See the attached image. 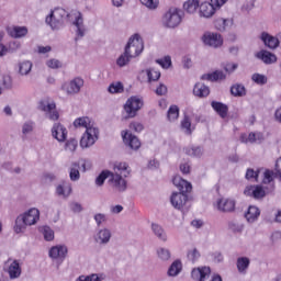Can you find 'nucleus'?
I'll use <instances>...</instances> for the list:
<instances>
[{
    "label": "nucleus",
    "mask_w": 281,
    "mask_h": 281,
    "mask_svg": "<svg viewBox=\"0 0 281 281\" xmlns=\"http://www.w3.org/2000/svg\"><path fill=\"white\" fill-rule=\"evenodd\" d=\"M198 8H199V0H188L187 2L183 3V9L189 14H194Z\"/></svg>",
    "instance_id": "obj_39"
},
{
    "label": "nucleus",
    "mask_w": 281,
    "mask_h": 281,
    "mask_svg": "<svg viewBox=\"0 0 281 281\" xmlns=\"http://www.w3.org/2000/svg\"><path fill=\"white\" fill-rule=\"evenodd\" d=\"M18 71L20 76H27L32 71V61L25 60L18 64Z\"/></svg>",
    "instance_id": "obj_37"
},
{
    "label": "nucleus",
    "mask_w": 281,
    "mask_h": 281,
    "mask_svg": "<svg viewBox=\"0 0 281 281\" xmlns=\"http://www.w3.org/2000/svg\"><path fill=\"white\" fill-rule=\"evenodd\" d=\"M74 126L76 128L82 127L86 128V131H88L89 128H93V123L91 122V119H89L88 116H82L75 120Z\"/></svg>",
    "instance_id": "obj_32"
},
{
    "label": "nucleus",
    "mask_w": 281,
    "mask_h": 281,
    "mask_svg": "<svg viewBox=\"0 0 281 281\" xmlns=\"http://www.w3.org/2000/svg\"><path fill=\"white\" fill-rule=\"evenodd\" d=\"M52 135L54 139L57 142L63 143L67 140V127L60 123H55L52 127Z\"/></svg>",
    "instance_id": "obj_16"
},
{
    "label": "nucleus",
    "mask_w": 281,
    "mask_h": 281,
    "mask_svg": "<svg viewBox=\"0 0 281 281\" xmlns=\"http://www.w3.org/2000/svg\"><path fill=\"white\" fill-rule=\"evenodd\" d=\"M260 38L263 45H266V47H268L269 49H278V47H280V38L267 32H262Z\"/></svg>",
    "instance_id": "obj_18"
},
{
    "label": "nucleus",
    "mask_w": 281,
    "mask_h": 281,
    "mask_svg": "<svg viewBox=\"0 0 281 281\" xmlns=\"http://www.w3.org/2000/svg\"><path fill=\"white\" fill-rule=\"evenodd\" d=\"M135 58L131 50L128 49V46L124 48V52L116 58V65L120 68L128 67L131 65V60Z\"/></svg>",
    "instance_id": "obj_21"
},
{
    "label": "nucleus",
    "mask_w": 281,
    "mask_h": 281,
    "mask_svg": "<svg viewBox=\"0 0 281 281\" xmlns=\"http://www.w3.org/2000/svg\"><path fill=\"white\" fill-rule=\"evenodd\" d=\"M165 27L175 29L181 24V10L177 8H170L162 18Z\"/></svg>",
    "instance_id": "obj_5"
},
{
    "label": "nucleus",
    "mask_w": 281,
    "mask_h": 281,
    "mask_svg": "<svg viewBox=\"0 0 281 281\" xmlns=\"http://www.w3.org/2000/svg\"><path fill=\"white\" fill-rule=\"evenodd\" d=\"M111 175H112V171H109V170H103L95 179V183L97 186H104V181H106V179H111Z\"/></svg>",
    "instance_id": "obj_43"
},
{
    "label": "nucleus",
    "mask_w": 281,
    "mask_h": 281,
    "mask_svg": "<svg viewBox=\"0 0 281 281\" xmlns=\"http://www.w3.org/2000/svg\"><path fill=\"white\" fill-rule=\"evenodd\" d=\"M38 111H43L45 117L52 122H56L58 117H60V114H58V111L56 110V103H49L47 100L40 101Z\"/></svg>",
    "instance_id": "obj_8"
},
{
    "label": "nucleus",
    "mask_w": 281,
    "mask_h": 281,
    "mask_svg": "<svg viewBox=\"0 0 281 281\" xmlns=\"http://www.w3.org/2000/svg\"><path fill=\"white\" fill-rule=\"evenodd\" d=\"M140 3L148 10H157L159 8V0H140Z\"/></svg>",
    "instance_id": "obj_49"
},
{
    "label": "nucleus",
    "mask_w": 281,
    "mask_h": 281,
    "mask_svg": "<svg viewBox=\"0 0 281 281\" xmlns=\"http://www.w3.org/2000/svg\"><path fill=\"white\" fill-rule=\"evenodd\" d=\"M44 238L47 241H50L54 239V231L50 229L48 226H45L43 229Z\"/></svg>",
    "instance_id": "obj_59"
},
{
    "label": "nucleus",
    "mask_w": 281,
    "mask_h": 281,
    "mask_svg": "<svg viewBox=\"0 0 281 281\" xmlns=\"http://www.w3.org/2000/svg\"><path fill=\"white\" fill-rule=\"evenodd\" d=\"M108 90L110 93H122L124 91V86L122 82L111 83Z\"/></svg>",
    "instance_id": "obj_52"
},
{
    "label": "nucleus",
    "mask_w": 281,
    "mask_h": 281,
    "mask_svg": "<svg viewBox=\"0 0 281 281\" xmlns=\"http://www.w3.org/2000/svg\"><path fill=\"white\" fill-rule=\"evenodd\" d=\"M172 183L180 192H173L171 194L170 203L176 210H183L188 203V192H192V183L188 182V180H183L181 176L173 177Z\"/></svg>",
    "instance_id": "obj_2"
},
{
    "label": "nucleus",
    "mask_w": 281,
    "mask_h": 281,
    "mask_svg": "<svg viewBox=\"0 0 281 281\" xmlns=\"http://www.w3.org/2000/svg\"><path fill=\"white\" fill-rule=\"evenodd\" d=\"M240 142L243 144H262L265 142V134L261 132H251L248 134H241Z\"/></svg>",
    "instance_id": "obj_13"
},
{
    "label": "nucleus",
    "mask_w": 281,
    "mask_h": 281,
    "mask_svg": "<svg viewBox=\"0 0 281 281\" xmlns=\"http://www.w3.org/2000/svg\"><path fill=\"white\" fill-rule=\"evenodd\" d=\"M231 93L234 98H245L247 95V88L243 83H234L231 87Z\"/></svg>",
    "instance_id": "obj_30"
},
{
    "label": "nucleus",
    "mask_w": 281,
    "mask_h": 281,
    "mask_svg": "<svg viewBox=\"0 0 281 281\" xmlns=\"http://www.w3.org/2000/svg\"><path fill=\"white\" fill-rule=\"evenodd\" d=\"M0 86L2 87L3 91L5 89H10L12 87V77L10 75H4L0 78Z\"/></svg>",
    "instance_id": "obj_48"
},
{
    "label": "nucleus",
    "mask_w": 281,
    "mask_h": 281,
    "mask_svg": "<svg viewBox=\"0 0 281 281\" xmlns=\"http://www.w3.org/2000/svg\"><path fill=\"white\" fill-rule=\"evenodd\" d=\"M214 25L218 30V32H225L228 25H232V21L229 19L217 18L214 21Z\"/></svg>",
    "instance_id": "obj_38"
},
{
    "label": "nucleus",
    "mask_w": 281,
    "mask_h": 281,
    "mask_svg": "<svg viewBox=\"0 0 281 281\" xmlns=\"http://www.w3.org/2000/svg\"><path fill=\"white\" fill-rule=\"evenodd\" d=\"M131 131H134V133H142L144 131V125L139 122H133L130 124Z\"/></svg>",
    "instance_id": "obj_60"
},
{
    "label": "nucleus",
    "mask_w": 281,
    "mask_h": 281,
    "mask_svg": "<svg viewBox=\"0 0 281 281\" xmlns=\"http://www.w3.org/2000/svg\"><path fill=\"white\" fill-rule=\"evenodd\" d=\"M67 189H68V192L66 193L65 192V184H58L56 187V194L58 196H64L65 199H67V196H69V194H71V184H68Z\"/></svg>",
    "instance_id": "obj_47"
},
{
    "label": "nucleus",
    "mask_w": 281,
    "mask_h": 281,
    "mask_svg": "<svg viewBox=\"0 0 281 281\" xmlns=\"http://www.w3.org/2000/svg\"><path fill=\"white\" fill-rule=\"evenodd\" d=\"M75 21L72 22V25L77 27L76 30V37L75 41H80V38H85V34L87 32V29L85 27V20L82 19V13L80 11H77L74 13Z\"/></svg>",
    "instance_id": "obj_11"
},
{
    "label": "nucleus",
    "mask_w": 281,
    "mask_h": 281,
    "mask_svg": "<svg viewBox=\"0 0 281 281\" xmlns=\"http://www.w3.org/2000/svg\"><path fill=\"white\" fill-rule=\"evenodd\" d=\"M258 175H260V171H256L254 169H247L246 171V179H256L258 181Z\"/></svg>",
    "instance_id": "obj_62"
},
{
    "label": "nucleus",
    "mask_w": 281,
    "mask_h": 281,
    "mask_svg": "<svg viewBox=\"0 0 281 281\" xmlns=\"http://www.w3.org/2000/svg\"><path fill=\"white\" fill-rule=\"evenodd\" d=\"M85 87V80L80 77L72 79L70 82H66L61 86V90L67 93V95H76L80 93V90Z\"/></svg>",
    "instance_id": "obj_10"
},
{
    "label": "nucleus",
    "mask_w": 281,
    "mask_h": 281,
    "mask_svg": "<svg viewBox=\"0 0 281 281\" xmlns=\"http://www.w3.org/2000/svg\"><path fill=\"white\" fill-rule=\"evenodd\" d=\"M123 140L132 150H138V148L142 146V143L139 142V138L133 134H128V132H125L123 135Z\"/></svg>",
    "instance_id": "obj_22"
},
{
    "label": "nucleus",
    "mask_w": 281,
    "mask_h": 281,
    "mask_svg": "<svg viewBox=\"0 0 281 281\" xmlns=\"http://www.w3.org/2000/svg\"><path fill=\"white\" fill-rule=\"evenodd\" d=\"M69 249L65 245L53 246L49 249V257L54 260H65L67 258V254Z\"/></svg>",
    "instance_id": "obj_14"
},
{
    "label": "nucleus",
    "mask_w": 281,
    "mask_h": 281,
    "mask_svg": "<svg viewBox=\"0 0 281 281\" xmlns=\"http://www.w3.org/2000/svg\"><path fill=\"white\" fill-rule=\"evenodd\" d=\"M251 81L255 82L256 85H267L268 82V79H267V76L265 75H261V74H258V72H255L252 76H251Z\"/></svg>",
    "instance_id": "obj_45"
},
{
    "label": "nucleus",
    "mask_w": 281,
    "mask_h": 281,
    "mask_svg": "<svg viewBox=\"0 0 281 281\" xmlns=\"http://www.w3.org/2000/svg\"><path fill=\"white\" fill-rule=\"evenodd\" d=\"M155 93L157 95H166V93H168V87H166V85L164 83H159V86L156 88Z\"/></svg>",
    "instance_id": "obj_63"
},
{
    "label": "nucleus",
    "mask_w": 281,
    "mask_h": 281,
    "mask_svg": "<svg viewBox=\"0 0 281 281\" xmlns=\"http://www.w3.org/2000/svg\"><path fill=\"white\" fill-rule=\"evenodd\" d=\"M167 117L169 122H175V120L179 119V106L171 105L167 112Z\"/></svg>",
    "instance_id": "obj_41"
},
{
    "label": "nucleus",
    "mask_w": 281,
    "mask_h": 281,
    "mask_svg": "<svg viewBox=\"0 0 281 281\" xmlns=\"http://www.w3.org/2000/svg\"><path fill=\"white\" fill-rule=\"evenodd\" d=\"M216 8L210 2H203L200 5V16H203L204 19H211V16H214Z\"/></svg>",
    "instance_id": "obj_24"
},
{
    "label": "nucleus",
    "mask_w": 281,
    "mask_h": 281,
    "mask_svg": "<svg viewBox=\"0 0 281 281\" xmlns=\"http://www.w3.org/2000/svg\"><path fill=\"white\" fill-rule=\"evenodd\" d=\"M157 256L159 260L167 262V260L170 258V250H168V248L160 247L157 249Z\"/></svg>",
    "instance_id": "obj_46"
},
{
    "label": "nucleus",
    "mask_w": 281,
    "mask_h": 281,
    "mask_svg": "<svg viewBox=\"0 0 281 281\" xmlns=\"http://www.w3.org/2000/svg\"><path fill=\"white\" fill-rule=\"evenodd\" d=\"M182 269H183V265L181 263V260H176L169 267L167 274L170 278H177V276L181 273Z\"/></svg>",
    "instance_id": "obj_33"
},
{
    "label": "nucleus",
    "mask_w": 281,
    "mask_h": 281,
    "mask_svg": "<svg viewBox=\"0 0 281 281\" xmlns=\"http://www.w3.org/2000/svg\"><path fill=\"white\" fill-rule=\"evenodd\" d=\"M225 72L216 70L212 74H206L201 76V80H209L211 82H216V80H225Z\"/></svg>",
    "instance_id": "obj_31"
},
{
    "label": "nucleus",
    "mask_w": 281,
    "mask_h": 281,
    "mask_svg": "<svg viewBox=\"0 0 281 281\" xmlns=\"http://www.w3.org/2000/svg\"><path fill=\"white\" fill-rule=\"evenodd\" d=\"M46 65L49 69H60V67H63V63L58 59H49L46 61Z\"/></svg>",
    "instance_id": "obj_57"
},
{
    "label": "nucleus",
    "mask_w": 281,
    "mask_h": 281,
    "mask_svg": "<svg viewBox=\"0 0 281 281\" xmlns=\"http://www.w3.org/2000/svg\"><path fill=\"white\" fill-rule=\"evenodd\" d=\"M94 221L98 227H101L102 223H106V215L104 213H97L94 215Z\"/></svg>",
    "instance_id": "obj_58"
},
{
    "label": "nucleus",
    "mask_w": 281,
    "mask_h": 281,
    "mask_svg": "<svg viewBox=\"0 0 281 281\" xmlns=\"http://www.w3.org/2000/svg\"><path fill=\"white\" fill-rule=\"evenodd\" d=\"M34 131V122L33 121H27L23 124L22 126V133L23 135H27Z\"/></svg>",
    "instance_id": "obj_56"
},
{
    "label": "nucleus",
    "mask_w": 281,
    "mask_h": 281,
    "mask_svg": "<svg viewBox=\"0 0 281 281\" xmlns=\"http://www.w3.org/2000/svg\"><path fill=\"white\" fill-rule=\"evenodd\" d=\"M193 94L196 95V98H207V95H210V87L198 82L194 85Z\"/></svg>",
    "instance_id": "obj_27"
},
{
    "label": "nucleus",
    "mask_w": 281,
    "mask_h": 281,
    "mask_svg": "<svg viewBox=\"0 0 281 281\" xmlns=\"http://www.w3.org/2000/svg\"><path fill=\"white\" fill-rule=\"evenodd\" d=\"M112 236L111 229L101 228L94 235V241H97L98 245H109Z\"/></svg>",
    "instance_id": "obj_19"
},
{
    "label": "nucleus",
    "mask_w": 281,
    "mask_h": 281,
    "mask_svg": "<svg viewBox=\"0 0 281 281\" xmlns=\"http://www.w3.org/2000/svg\"><path fill=\"white\" fill-rule=\"evenodd\" d=\"M142 106H144L142 98L131 97L124 105V111L128 117H135V115H137V111H139Z\"/></svg>",
    "instance_id": "obj_9"
},
{
    "label": "nucleus",
    "mask_w": 281,
    "mask_h": 281,
    "mask_svg": "<svg viewBox=\"0 0 281 281\" xmlns=\"http://www.w3.org/2000/svg\"><path fill=\"white\" fill-rule=\"evenodd\" d=\"M156 63L161 65L162 69H169L172 65V59L170 56H166L165 58L156 59Z\"/></svg>",
    "instance_id": "obj_54"
},
{
    "label": "nucleus",
    "mask_w": 281,
    "mask_h": 281,
    "mask_svg": "<svg viewBox=\"0 0 281 281\" xmlns=\"http://www.w3.org/2000/svg\"><path fill=\"white\" fill-rule=\"evenodd\" d=\"M27 32L26 26H12L8 29V34L11 38H25Z\"/></svg>",
    "instance_id": "obj_23"
},
{
    "label": "nucleus",
    "mask_w": 281,
    "mask_h": 281,
    "mask_svg": "<svg viewBox=\"0 0 281 281\" xmlns=\"http://www.w3.org/2000/svg\"><path fill=\"white\" fill-rule=\"evenodd\" d=\"M210 273H212V270L210 269V267H199V268H194L191 271V278L192 280L195 281H205L207 280V278H210Z\"/></svg>",
    "instance_id": "obj_17"
},
{
    "label": "nucleus",
    "mask_w": 281,
    "mask_h": 281,
    "mask_svg": "<svg viewBox=\"0 0 281 281\" xmlns=\"http://www.w3.org/2000/svg\"><path fill=\"white\" fill-rule=\"evenodd\" d=\"M69 12L63 8H55L50 11L49 15L46 16V24L52 27V30H60L65 25L66 21H69Z\"/></svg>",
    "instance_id": "obj_4"
},
{
    "label": "nucleus",
    "mask_w": 281,
    "mask_h": 281,
    "mask_svg": "<svg viewBox=\"0 0 281 281\" xmlns=\"http://www.w3.org/2000/svg\"><path fill=\"white\" fill-rule=\"evenodd\" d=\"M202 41L204 45H209V47H221L223 45V37L218 33L206 32L202 36Z\"/></svg>",
    "instance_id": "obj_12"
},
{
    "label": "nucleus",
    "mask_w": 281,
    "mask_h": 281,
    "mask_svg": "<svg viewBox=\"0 0 281 281\" xmlns=\"http://www.w3.org/2000/svg\"><path fill=\"white\" fill-rule=\"evenodd\" d=\"M244 194H246V196H254V199H265L267 195L265 189H262L260 186L247 187L244 191Z\"/></svg>",
    "instance_id": "obj_20"
},
{
    "label": "nucleus",
    "mask_w": 281,
    "mask_h": 281,
    "mask_svg": "<svg viewBox=\"0 0 281 281\" xmlns=\"http://www.w3.org/2000/svg\"><path fill=\"white\" fill-rule=\"evenodd\" d=\"M78 148V140L75 138H70L65 144V150H69L70 153H75V150Z\"/></svg>",
    "instance_id": "obj_53"
},
{
    "label": "nucleus",
    "mask_w": 281,
    "mask_h": 281,
    "mask_svg": "<svg viewBox=\"0 0 281 281\" xmlns=\"http://www.w3.org/2000/svg\"><path fill=\"white\" fill-rule=\"evenodd\" d=\"M98 135H100L98 127H88L80 139V146L82 148H91L98 142Z\"/></svg>",
    "instance_id": "obj_7"
},
{
    "label": "nucleus",
    "mask_w": 281,
    "mask_h": 281,
    "mask_svg": "<svg viewBox=\"0 0 281 281\" xmlns=\"http://www.w3.org/2000/svg\"><path fill=\"white\" fill-rule=\"evenodd\" d=\"M181 128L184 131L187 135L192 134V121L190 120V116L184 114L183 120L181 121Z\"/></svg>",
    "instance_id": "obj_40"
},
{
    "label": "nucleus",
    "mask_w": 281,
    "mask_h": 281,
    "mask_svg": "<svg viewBox=\"0 0 281 281\" xmlns=\"http://www.w3.org/2000/svg\"><path fill=\"white\" fill-rule=\"evenodd\" d=\"M228 229L234 234H241L243 229H245V225L238 222L231 221L228 222Z\"/></svg>",
    "instance_id": "obj_42"
},
{
    "label": "nucleus",
    "mask_w": 281,
    "mask_h": 281,
    "mask_svg": "<svg viewBox=\"0 0 281 281\" xmlns=\"http://www.w3.org/2000/svg\"><path fill=\"white\" fill-rule=\"evenodd\" d=\"M187 256L188 260H190L191 262H196V260L201 258V252H199V250L194 248L192 250H189Z\"/></svg>",
    "instance_id": "obj_55"
},
{
    "label": "nucleus",
    "mask_w": 281,
    "mask_h": 281,
    "mask_svg": "<svg viewBox=\"0 0 281 281\" xmlns=\"http://www.w3.org/2000/svg\"><path fill=\"white\" fill-rule=\"evenodd\" d=\"M280 240H281V231H274L270 235L271 245H276V243H280Z\"/></svg>",
    "instance_id": "obj_61"
},
{
    "label": "nucleus",
    "mask_w": 281,
    "mask_h": 281,
    "mask_svg": "<svg viewBox=\"0 0 281 281\" xmlns=\"http://www.w3.org/2000/svg\"><path fill=\"white\" fill-rule=\"evenodd\" d=\"M251 261L248 257H239L237 258V270L239 273H247V269H249V265Z\"/></svg>",
    "instance_id": "obj_35"
},
{
    "label": "nucleus",
    "mask_w": 281,
    "mask_h": 281,
    "mask_svg": "<svg viewBox=\"0 0 281 281\" xmlns=\"http://www.w3.org/2000/svg\"><path fill=\"white\" fill-rule=\"evenodd\" d=\"M260 217V209L258 206H249L248 211L245 213V218L249 223H256L258 218Z\"/></svg>",
    "instance_id": "obj_29"
},
{
    "label": "nucleus",
    "mask_w": 281,
    "mask_h": 281,
    "mask_svg": "<svg viewBox=\"0 0 281 281\" xmlns=\"http://www.w3.org/2000/svg\"><path fill=\"white\" fill-rule=\"evenodd\" d=\"M147 78L149 82H157L161 78V72L153 68L147 69Z\"/></svg>",
    "instance_id": "obj_44"
},
{
    "label": "nucleus",
    "mask_w": 281,
    "mask_h": 281,
    "mask_svg": "<svg viewBox=\"0 0 281 281\" xmlns=\"http://www.w3.org/2000/svg\"><path fill=\"white\" fill-rule=\"evenodd\" d=\"M255 58H258V60H261L265 65H274V63H278V56L265 49L256 53Z\"/></svg>",
    "instance_id": "obj_15"
},
{
    "label": "nucleus",
    "mask_w": 281,
    "mask_h": 281,
    "mask_svg": "<svg viewBox=\"0 0 281 281\" xmlns=\"http://www.w3.org/2000/svg\"><path fill=\"white\" fill-rule=\"evenodd\" d=\"M190 170H191L190 164L184 162V164H181V165H180V172H181L182 175H190Z\"/></svg>",
    "instance_id": "obj_64"
},
{
    "label": "nucleus",
    "mask_w": 281,
    "mask_h": 281,
    "mask_svg": "<svg viewBox=\"0 0 281 281\" xmlns=\"http://www.w3.org/2000/svg\"><path fill=\"white\" fill-rule=\"evenodd\" d=\"M114 171H112L109 183L116 192H126L128 188V181L126 178L131 176V167L126 162H114Z\"/></svg>",
    "instance_id": "obj_1"
},
{
    "label": "nucleus",
    "mask_w": 281,
    "mask_h": 281,
    "mask_svg": "<svg viewBox=\"0 0 281 281\" xmlns=\"http://www.w3.org/2000/svg\"><path fill=\"white\" fill-rule=\"evenodd\" d=\"M70 181H80V162H72L69 168Z\"/></svg>",
    "instance_id": "obj_34"
},
{
    "label": "nucleus",
    "mask_w": 281,
    "mask_h": 281,
    "mask_svg": "<svg viewBox=\"0 0 281 281\" xmlns=\"http://www.w3.org/2000/svg\"><path fill=\"white\" fill-rule=\"evenodd\" d=\"M187 155L190 157H201L203 155L202 147H191L186 150Z\"/></svg>",
    "instance_id": "obj_51"
},
{
    "label": "nucleus",
    "mask_w": 281,
    "mask_h": 281,
    "mask_svg": "<svg viewBox=\"0 0 281 281\" xmlns=\"http://www.w3.org/2000/svg\"><path fill=\"white\" fill-rule=\"evenodd\" d=\"M236 209V202L229 199H222L217 202V210L220 212H234Z\"/></svg>",
    "instance_id": "obj_25"
},
{
    "label": "nucleus",
    "mask_w": 281,
    "mask_h": 281,
    "mask_svg": "<svg viewBox=\"0 0 281 281\" xmlns=\"http://www.w3.org/2000/svg\"><path fill=\"white\" fill-rule=\"evenodd\" d=\"M151 232L162 243L168 241V235L166 234V231L164 229V227H161V225L153 223L151 224Z\"/></svg>",
    "instance_id": "obj_28"
},
{
    "label": "nucleus",
    "mask_w": 281,
    "mask_h": 281,
    "mask_svg": "<svg viewBox=\"0 0 281 281\" xmlns=\"http://www.w3.org/2000/svg\"><path fill=\"white\" fill-rule=\"evenodd\" d=\"M9 276L11 280H14L21 276V266L19 261L14 260L9 267Z\"/></svg>",
    "instance_id": "obj_36"
},
{
    "label": "nucleus",
    "mask_w": 281,
    "mask_h": 281,
    "mask_svg": "<svg viewBox=\"0 0 281 281\" xmlns=\"http://www.w3.org/2000/svg\"><path fill=\"white\" fill-rule=\"evenodd\" d=\"M211 106L220 115V117H222L223 120L227 117L229 108L226 104L218 101H212Z\"/></svg>",
    "instance_id": "obj_26"
},
{
    "label": "nucleus",
    "mask_w": 281,
    "mask_h": 281,
    "mask_svg": "<svg viewBox=\"0 0 281 281\" xmlns=\"http://www.w3.org/2000/svg\"><path fill=\"white\" fill-rule=\"evenodd\" d=\"M127 47L132 56L134 58H137V56H140L142 52H144V40L139 34L136 33L128 38V42L125 45L124 49H126Z\"/></svg>",
    "instance_id": "obj_6"
},
{
    "label": "nucleus",
    "mask_w": 281,
    "mask_h": 281,
    "mask_svg": "<svg viewBox=\"0 0 281 281\" xmlns=\"http://www.w3.org/2000/svg\"><path fill=\"white\" fill-rule=\"evenodd\" d=\"M274 177H278V171L274 172L273 170L267 169L263 172V183H271Z\"/></svg>",
    "instance_id": "obj_50"
},
{
    "label": "nucleus",
    "mask_w": 281,
    "mask_h": 281,
    "mask_svg": "<svg viewBox=\"0 0 281 281\" xmlns=\"http://www.w3.org/2000/svg\"><path fill=\"white\" fill-rule=\"evenodd\" d=\"M41 218V211L38 209H30L29 211L20 214L15 218L13 231L15 234H24L29 226L36 225Z\"/></svg>",
    "instance_id": "obj_3"
}]
</instances>
